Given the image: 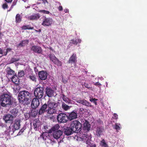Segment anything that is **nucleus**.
<instances>
[{
    "label": "nucleus",
    "instance_id": "nucleus-1",
    "mask_svg": "<svg viewBox=\"0 0 147 147\" xmlns=\"http://www.w3.org/2000/svg\"><path fill=\"white\" fill-rule=\"evenodd\" d=\"M11 95L9 93H5L0 95V104L3 107L12 103Z\"/></svg>",
    "mask_w": 147,
    "mask_h": 147
},
{
    "label": "nucleus",
    "instance_id": "nucleus-2",
    "mask_svg": "<svg viewBox=\"0 0 147 147\" xmlns=\"http://www.w3.org/2000/svg\"><path fill=\"white\" fill-rule=\"evenodd\" d=\"M31 98L30 94L27 91H21L18 94V99L21 103H28L29 101L30 100Z\"/></svg>",
    "mask_w": 147,
    "mask_h": 147
},
{
    "label": "nucleus",
    "instance_id": "nucleus-3",
    "mask_svg": "<svg viewBox=\"0 0 147 147\" xmlns=\"http://www.w3.org/2000/svg\"><path fill=\"white\" fill-rule=\"evenodd\" d=\"M81 123L77 120L72 121L71 123L70 127L73 130V132H78L80 131L82 128Z\"/></svg>",
    "mask_w": 147,
    "mask_h": 147
},
{
    "label": "nucleus",
    "instance_id": "nucleus-4",
    "mask_svg": "<svg viewBox=\"0 0 147 147\" xmlns=\"http://www.w3.org/2000/svg\"><path fill=\"white\" fill-rule=\"evenodd\" d=\"M82 138L83 141L86 142L88 147H95V144L90 142L91 139V137L90 136L84 135L82 136Z\"/></svg>",
    "mask_w": 147,
    "mask_h": 147
},
{
    "label": "nucleus",
    "instance_id": "nucleus-5",
    "mask_svg": "<svg viewBox=\"0 0 147 147\" xmlns=\"http://www.w3.org/2000/svg\"><path fill=\"white\" fill-rule=\"evenodd\" d=\"M35 96L37 98H40L43 95V88L41 87L36 88L34 91Z\"/></svg>",
    "mask_w": 147,
    "mask_h": 147
},
{
    "label": "nucleus",
    "instance_id": "nucleus-6",
    "mask_svg": "<svg viewBox=\"0 0 147 147\" xmlns=\"http://www.w3.org/2000/svg\"><path fill=\"white\" fill-rule=\"evenodd\" d=\"M57 119L59 122H66L68 119L67 115L64 113H60L58 115Z\"/></svg>",
    "mask_w": 147,
    "mask_h": 147
},
{
    "label": "nucleus",
    "instance_id": "nucleus-7",
    "mask_svg": "<svg viewBox=\"0 0 147 147\" xmlns=\"http://www.w3.org/2000/svg\"><path fill=\"white\" fill-rule=\"evenodd\" d=\"M53 22V19L50 18H45L44 19L42 25L44 26H51Z\"/></svg>",
    "mask_w": 147,
    "mask_h": 147
},
{
    "label": "nucleus",
    "instance_id": "nucleus-8",
    "mask_svg": "<svg viewBox=\"0 0 147 147\" xmlns=\"http://www.w3.org/2000/svg\"><path fill=\"white\" fill-rule=\"evenodd\" d=\"M47 104L48 108H56L58 105L57 104L54 100L52 99L49 100L48 101Z\"/></svg>",
    "mask_w": 147,
    "mask_h": 147
},
{
    "label": "nucleus",
    "instance_id": "nucleus-9",
    "mask_svg": "<svg viewBox=\"0 0 147 147\" xmlns=\"http://www.w3.org/2000/svg\"><path fill=\"white\" fill-rule=\"evenodd\" d=\"M38 75L41 80H45L47 78L48 74L46 71H42L39 72Z\"/></svg>",
    "mask_w": 147,
    "mask_h": 147
},
{
    "label": "nucleus",
    "instance_id": "nucleus-10",
    "mask_svg": "<svg viewBox=\"0 0 147 147\" xmlns=\"http://www.w3.org/2000/svg\"><path fill=\"white\" fill-rule=\"evenodd\" d=\"M62 134V131L61 130H59L54 131L52 135L54 138L57 139L60 138Z\"/></svg>",
    "mask_w": 147,
    "mask_h": 147
},
{
    "label": "nucleus",
    "instance_id": "nucleus-11",
    "mask_svg": "<svg viewBox=\"0 0 147 147\" xmlns=\"http://www.w3.org/2000/svg\"><path fill=\"white\" fill-rule=\"evenodd\" d=\"M39 105L38 99L37 98H34L32 102L31 107L32 108L35 109L37 108Z\"/></svg>",
    "mask_w": 147,
    "mask_h": 147
},
{
    "label": "nucleus",
    "instance_id": "nucleus-12",
    "mask_svg": "<svg viewBox=\"0 0 147 147\" xmlns=\"http://www.w3.org/2000/svg\"><path fill=\"white\" fill-rule=\"evenodd\" d=\"M46 93L49 97L56 95L55 93L53 90L50 88H47L46 89Z\"/></svg>",
    "mask_w": 147,
    "mask_h": 147
},
{
    "label": "nucleus",
    "instance_id": "nucleus-13",
    "mask_svg": "<svg viewBox=\"0 0 147 147\" xmlns=\"http://www.w3.org/2000/svg\"><path fill=\"white\" fill-rule=\"evenodd\" d=\"M77 113L73 111L69 113L68 115H67L68 119L71 121L74 119H76L77 117Z\"/></svg>",
    "mask_w": 147,
    "mask_h": 147
},
{
    "label": "nucleus",
    "instance_id": "nucleus-14",
    "mask_svg": "<svg viewBox=\"0 0 147 147\" xmlns=\"http://www.w3.org/2000/svg\"><path fill=\"white\" fill-rule=\"evenodd\" d=\"M3 119L6 123L8 121H12L13 119L12 115L10 114H7L4 116Z\"/></svg>",
    "mask_w": 147,
    "mask_h": 147
},
{
    "label": "nucleus",
    "instance_id": "nucleus-15",
    "mask_svg": "<svg viewBox=\"0 0 147 147\" xmlns=\"http://www.w3.org/2000/svg\"><path fill=\"white\" fill-rule=\"evenodd\" d=\"M76 101L79 103L82 104L87 107H91L92 106L91 104L89 102L85 100L78 99Z\"/></svg>",
    "mask_w": 147,
    "mask_h": 147
},
{
    "label": "nucleus",
    "instance_id": "nucleus-16",
    "mask_svg": "<svg viewBox=\"0 0 147 147\" xmlns=\"http://www.w3.org/2000/svg\"><path fill=\"white\" fill-rule=\"evenodd\" d=\"M103 129L102 127H97L96 130V135L100 137L102 134Z\"/></svg>",
    "mask_w": 147,
    "mask_h": 147
},
{
    "label": "nucleus",
    "instance_id": "nucleus-17",
    "mask_svg": "<svg viewBox=\"0 0 147 147\" xmlns=\"http://www.w3.org/2000/svg\"><path fill=\"white\" fill-rule=\"evenodd\" d=\"M20 122L21 121L19 119H16L15 120L13 127L15 130H17L19 129Z\"/></svg>",
    "mask_w": 147,
    "mask_h": 147
},
{
    "label": "nucleus",
    "instance_id": "nucleus-18",
    "mask_svg": "<svg viewBox=\"0 0 147 147\" xmlns=\"http://www.w3.org/2000/svg\"><path fill=\"white\" fill-rule=\"evenodd\" d=\"M40 16L38 14H34L28 16V18L30 20H36L38 19Z\"/></svg>",
    "mask_w": 147,
    "mask_h": 147
},
{
    "label": "nucleus",
    "instance_id": "nucleus-19",
    "mask_svg": "<svg viewBox=\"0 0 147 147\" xmlns=\"http://www.w3.org/2000/svg\"><path fill=\"white\" fill-rule=\"evenodd\" d=\"M64 129V133L67 136L70 135L73 132V130L70 127H67L65 128Z\"/></svg>",
    "mask_w": 147,
    "mask_h": 147
},
{
    "label": "nucleus",
    "instance_id": "nucleus-20",
    "mask_svg": "<svg viewBox=\"0 0 147 147\" xmlns=\"http://www.w3.org/2000/svg\"><path fill=\"white\" fill-rule=\"evenodd\" d=\"M31 49L35 52L38 53H41L42 52V49L40 47L37 46H33L32 47Z\"/></svg>",
    "mask_w": 147,
    "mask_h": 147
},
{
    "label": "nucleus",
    "instance_id": "nucleus-21",
    "mask_svg": "<svg viewBox=\"0 0 147 147\" xmlns=\"http://www.w3.org/2000/svg\"><path fill=\"white\" fill-rule=\"evenodd\" d=\"M48 114H53L57 112L56 108H48V109L46 110Z\"/></svg>",
    "mask_w": 147,
    "mask_h": 147
},
{
    "label": "nucleus",
    "instance_id": "nucleus-22",
    "mask_svg": "<svg viewBox=\"0 0 147 147\" xmlns=\"http://www.w3.org/2000/svg\"><path fill=\"white\" fill-rule=\"evenodd\" d=\"M40 123L39 121L34 120L33 122L34 129L35 130H37L40 126Z\"/></svg>",
    "mask_w": 147,
    "mask_h": 147
},
{
    "label": "nucleus",
    "instance_id": "nucleus-23",
    "mask_svg": "<svg viewBox=\"0 0 147 147\" xmlns=\"http://www.w3.org/2000/svg\"><path fill=\"white\" fill-rule=\"evenodd\" d=\"M76 56L75 54H74L70 58L69 61V63H72V62L75 63L76 61Z\"/></svg>",
    "mask_w": 147,
    "mask_h": 147
},
{
    "label": "nucleus",
    "instance_id": "nucleus-24",
    "mask_svg": "<svg viewBox=\"0 0 147 147\" xmlns=\"http://www.w3.org/2000/svg\"><path fill=\"white\" fill-rule=\"evenodd\" d=\"M60 126L58 124H56L54 126L51 128L49 131V132L51 133L52 131H57L59 128Z\"/></svg>",
    "mask_w": 147,
    "mask_h": 147
},
{
    "label": "nucleus",
    "instance_id": "nucleus-25",
    "mask_svg": "<svg viewBox=\"0 0 147 147\" xmlns=\"http://www.w3.org/2000/svg\"><path fill=\"white\" fill-rule=\"evenodd\" d=\"M10 112L11 114H12L11 115H12L13 118L16 117L18 113V110L15 109H13L11 110Z\"/></svg>",
    "mask_w": 147,
    "mask_h": 147
},
{
    "label": "nucleus",
    "instance_id": "nucleus-26",
    "mask_svg": "<svg viewBox=\"0 0 147 147\" xmlns=\"http://www.w3.org/2000/svg\"><path fill=\"white\" fill-rule=\"evenodd\" d=\"M6 72L7 74L9 75H13L14 74V71L10 67L7 68Z\"/></svg>",
    "mask_w": 147,
    "mask_h": 147
},
{
    "label": "nucleus",
    "instance_id": "nucleus-27",
    "mask_svg": "<svg viewBox=\"0 0 147 147\" xmlns=\"http://www.w3.org/2000/svg\"><path fill=\"white\" fill-rule=\"evenodd\" d=\"M22 18L19 14L16 15V23H19L21 21Z\"/></svg>",
    "mask_w": 147,
    "mask_h": 147
},
{
    "label": "nucleus",
    "instance_id": "nucleus-28",
    "mask_svg": "<svg viewBox=\"0 0 147 147\" xmlns=\"http://www.w3.org/2000/svg\"><path fill=\"white\" fill-rule=\"evenodd\" d=\"M11 81L14 83L17 84V82L19 81L18 78L17 76H14L11 78Z\"/></svg>",
    "mask_w": 147,
    "mask_h": 147
},
{
    "label": "nucleus",
    "instance_id": "nucleus-29",
    "mask_svg": "<svg viewBox=\"0 0 147 147\" xmlns=\"http://www.w3.org/2000/svg\"><path fill=\"white\" fill-rule=\"evenodd\" d=\"M71 106H69L66 105L64 103H63L62 105V108L65 111H67L71 107Z\"/></svg>",
    "mask_w": 147,
    "mask_h": 147
},
{
    "label": "nucleus",
    "instance_id": "nucleus-30",
    "mask_svg": "<svg viewBox=\"0 0 147 147\" xmlns=\"http://www.w3.org/2000/svg\"><path fill=\"white\" fill-rule=\"evenodd\" d=\"M49 57L50 58V59L53 61V62L55 60V59H57V58L55 57L54 55L50 54L49 55Z\"/></svg>",
    "mask_w": 147,
    "mask_h": 147
},
{
    "label": "nucleus",
    "instance_id": "nucleus-31",
    "mask_svg": "<svg viewBox=\"0 0 147 147\" xmlns=\"http://www.w3.org/2000/svg\"><path fill=\"white\" fill-rule=\"evenodd\" d=\"M84 126L86 129L88 131L90 130V125L88 123H85L84 124Z\"/></svg>",
    "mask_w": 147,
    "mask_h": 147
},
{
    "label": "nucleus",
    "instance_id": "nucleus-32",
    "mask_svg": "<svg viewBox=\"0 0 147 147\" xmlns=\"http://www.w3.org/2000/svg\"><path fill=\"white\" fill-rule=\"evenodd\" d=\"M22 28L23 30L26 29H33V27H31L29 25L24 26L22 27Z\"/></svg>",
    "mask_w": 147,
    "mask_h": 147
},
{
    "label": "nucleus",
    "instance_id": "nucleus-33",
    "mask_svg": "<svg viewBox=\"0 0 147 147\" xmlns=\"http://www.w3.org/2000/svg\"><path fill=\"white\" fill-rule=\"evenodd\" d=\"M100 145L104 147H107V144L105 143V141L104 140H102L100 142Z\"/></svg>",
    "mask_w": 147,
    "mask_h": 147
},
{
    "label": "nucleus",
    "instance_id": "nucleus-34",
    "mask_svg": "<svg viewBox=\"0 0 147 147\" xmlns=\"http://www.w3.org/2000/svg\"><path fill=\"white\" fill-rule=\"evenodd\" d=\"M55 59V60L53 62L58 66H61V62L57 59Z\"/></svg>",
    "mask_w": 147,
    "mask_h": 147
},
{
    "label": "nucleus",
    "instance_id": "nucleus-35",
    "mask_svg": "<svg viewBox=\"0 0 147 147\" xmlns=\"http://www.w3.org/2000/svg\"><path fill=\"white\" fill-rule=\"evenodd\" d=\"M121 125L120 124L117 123H115L114 128L117 130H119L121 129Z\"/></svg>",
    "mask_w": 147,
    "mask_h": 147
},
{
    "label": "nucleus",
    "instance_id": "nucleus-36",
    "mask_svg": "<svg viewBox=\"0 0 147 147\" xmlns=\"http://www.w3.org/2000/svg\"><path fill=\"white\" fill-rule=\"evenodd\" d=\"M16 130L15 129L13 126L9 127V129H8V130L9 132H12L13 133Z\"/></svg>",
    "mask_w": 147,
    "mask_h": 147
},
{
    "label": "nucleus",
    "instance_id": "nucleus-37",
    "mask_svg": "<svg viewBox=\"0 0 147 147\" xmlns=\"http://www.w3.org/2000/svg\"><path fill=\"white\" fill-rule=\"evenodd\" d=\"M19 59L18 58H12L11 59V62L10 63H12L16 61H18Z\"/></svg>",
    "mask_w": 147,
    "mask_h": 147
},
{
    "label": "nucleus",
    "instance_id": "nucleus-38",
    "mask_svg": "<svg viewBox=\"0 0 147 147\" xmlns=\"http://www.w3.org/2000/svg\"><path fill=\"white\" fill-rule=\"evenodd\" d=\"M24 72L22 71H20L18 74V76L19 77H22L24 75Z\"/></svg>",
    "mask_w": 147,
    "mask_h": 147
},
{
    "label": "nucleus",
    "instance_id": "nucleus-39",
    "mask_svg": "<svg viewBox=\"0 0 147 147\" xmlns=\"http://www.w3.org/2000/svg\"><path fill=\"white\" fill-rule=\"evenodd\" d=\"M38 113V111L35 110L34 111H32V115L33 116H35Z\"/></svg>",
    "mask_w": 147,
    "mask_h": 147
},
{
    "label": "nucleus",
    "instance_id": "nucleus-40",
    "mask_svg": "<svg viewBox=\"0 0 147 147\" xmlns=\"http://www.w3.org/2000/svg\"><path fill=\"white\" fill-rule=\"evenodd\" d=\"M29 78L33 81L36 82V78L34 76H30Z\"/></svg>",
    "mask_w": 147,
    "mask_h": 147
},
{
    "label": "nucleus",
    "instance_id": "nucleus-41",
    "mask_svg": "<svg viewBox=\"0 0 147 147\" xmlns=\"http://www.w3.org/2000/svg\"><path fill=\"white\" fill-rule=\"evenodd\" d=\"M39 12H42L46 14H49L50 13L49 11L43 10H40L39 11Z\"/></svg>",
    "mask_w": 147,
    "mask_h": 147
},
{
    "label": "nucleus",
    "instance_id": "nucleus-42",
    "mask_svg": "<svg viewBox=\"0 0 147 147\" xmlns=\"http://www.w3.org/2000/svg\"><path fill=\"white\" fill-rule=\"evenodd\" d=\"M27 42V41H23L21 43H20V44H19L18 45V47H20V46H24V44H25Z\"/></svg>",
    "mask_w": 147,
    "mask_h": 147
},
{
    "label": "nucleus",
    "instance_id": "nucleus-43",
    "mask_svg": "<svg viewBox=\"0 0 147 147\" xmlns=\"http://www.w3.org/2000/svg\"><path fill=\"white\" fill-rule=\"evenodd\" d=\"M98 100L97 99H95V98H91L90 99V101L91 102H93L95 105H97V103L96 102V100Z\"/></svg>",
    "mask_w": 147,
    "mask_h": 147
},
{
    "label": "nucleus",
    "instance_id": "nucleus-44",
    "mask_svg": "<svg viewBox=\"0 0 147 147\" xmlns=\"http://www.w3.org/2000/svg\"><path fill=\"white\" fill-rule=\"evenodd\" d=\"M45 111L41 107L38 112L39 114L40 115L42 114Z\"/></svg>",
    "mask_w": 147,
    "mask_h": 147
},
{
    "label": "nucleus",
    "instance_id": "nucleus-45",
    "mask_svg": "<svg viewBox=\"0 0 147 147\" xmlns=\"http://www.w3.org/2000/svg\"><path fill=\"white\" fill-rule=\"evenodd\" d=\"M41 107L44 110L46 111V110L47 108V107L48 108V107L47 106V105L46 104H45L43 105Z\"/></svg>",
    "mask_w": 147,
    "mask_h": 147
},
{
    "label": "nucleus",
    "instance_id": "nucleus-46",
    "mask_svg": "<svg viewBox=\"0 0 147 147\" xmlns=\"http://www.w3.org/2000/svg\"><path fill=\"white\" fill-rule=\"evenodd\" d=\"M70 43H73L75 45H77V42L76 40H72L70 41Z\"/></svg>",
    "mask_w": 147,
    "mask_h": 147
},
{
    "label": "nucleus",
    "instance_id": "nucleus-47",
    "mask_svg": "<svg viewBox=\"0 0 147 147\" xmlns=\"http://www.w3.org/2000/svg\"><path fill=\"white\" fill-rule=\"evenodd\" d=\"M63 99L64 101H65V102H68V99L67 98L65 97V96L64 95H63Z\"/></svg>",
    "mask_w": 147,
    "mask_h": 147
},
{
    "label": "nucleus",
    "instance_id": "nucleus-48",
    "mask_svg": "<svg viewBox=\"0 0 147 147\" xmlns=\"http://www.w3.org/2000/svg\"><path fill=\"white\" fill-rule=\"evenodd\" d=\"M11 50V49L8 48L6 50V53H4V54H3V55H7V53H8Z\"/></svg>",
    "mask_w": 147,
    "mask_h": 147
},
{
    "label": "nucleus",
    "instance_id": "nucleus-49",
    "mask_svg": "<svg viewBox=\"0 0 147 147\" xmlns=\"http://www.w3.org/2000/svg\"><path fill=\"white\" fill-rule=\"evenodd\" d=\"M45 133H43L40 135V138H42V139H43L44 140L45 139V136H44L45 135Z\"/></svg>",
    "mask_w": 147,
    "mask_h": 147
},
{
    "label": "nucleus",
    "instance_id": "nucleus-50",
    "mask_svg": "<svg viewBox=\"0 0 147 147\" xmlns=\"http://www.w3.org/2000/svg\"><path fill=\"white\" fill-rule=\"evenodd\" d=\"M3 8L4 9H5L6 8H7V5L6 4H4L3 5Z\"/></svg>",
    "mask_w": 147,
    "mask_h": 147
},
{
    "label": "nucleus",
    "instance_id": "nucleus-51",
    "mask_svg": "<svg viewBox=\"0 0 147 147\" xmlns=\"http://www.w3.org/2000/svg\"><path fill=\"white\" fill-rule=\"evenodd\" d=\"M113 118L114 119H117L118 118V115L115 113H114L113 115Z\"/></svg>",
    "mask_w": 147,
    "mask_h": 147
},
{
    "label": "nucleus",
    "instance_id": "nucleus-52",
    "mask_svg": "<svg viewBox=\"0 0 147 147\" xmlns=\"http://www.w3.org/2000/svg\"><path fill=\"white\" fill-rule=\"evenodd\" d=\"M58 9L59 11H62L63 10V8L62 6H59L58 8Z\"/></svg>",
    "mask_w": 147,
    "mask_h": 147
},
{
    "label": "nucleus",
    "instance_id": "nucleus-53",
    "mask_svg": "<svg viewBox=\"0 0 147 147\" xmlns=\"http://www.w3.org/2000/svg\"><path fill=\"white\" fill-rule=\"evenodd\" d=\"M43 0V3H44L46 5V4H48V3L47 1L46 0Z\"/></svg>",
    "mask_w": 147,
    "mask_h": 147
},
{
    "label": "nucleus",
    "instance_id": "nucleus-54",
    "mask_svg": "<svg viewBox=\"0 0 147 147\" xmlns=\"http://www.w3.org/2000/svg\"><path fill=\"white\" fill-rule=\"evenodd\" d=\"M84 85L85 87L87 88H90V87L89 86V85L88 84H85Z\"/></svg>",
    "mask_w": 147,
    "mask_h": 147
},
{
    "label": "nucleus",
    "instance_id": "nucleus-55",
    "mask_svg": "<svg viewBox=\"0 0 147 147\" xmlns=\"http://www.w3.org/2000/svg\"><path fill=\"white\" fill-rule=\"evenodd\" d=\"M24 131V130L22 129H21L20 131H19V132L18 134V135H20V133H22L23 131Z\"/></svg>",
    "mask_w": 147,
    "mask_h": 147
},
{
    "label": "nucleus",
    "instance_id": "nucleus-56",
    "mask_svg": "<svg viewBox=\"0 0 147 147\" xmlns=\"http://www.w3.org/2000/svg\"><path fill=\"white\" fill-rule=\"evenodd\" d=\"M94 84L95 85H101V84L99 83L98 82L95 83Z\"/></svg>",
    "mask_w": 147,
    "mask_h": 147
},
{
    "label": "nucleus",
    "instance_id": "nucleus-57",
    "mask_svg": "<svg viewBox=\"0 0 147 147\" xmlns=\"http://www.w3.org/2000/svg\"><path fill=\"white\" fill-rule=\"evenodd\" d=\"M76 41L78 43V42L80 43L82 40L81 39H78V40H76Z\"/></svg>",
    "mask_w": 147,
    "mask_h": 147
},
{
    "label": "nucleus",
    "instance_id": "nucleus-58",
    "mask_svg": "<svg viewBox=\"0 0 147 147\" xmlns=\"http://www.w3.org/2000/svg\"><path fill=\"white\" fill-rule=\"evenodd\" d=\"M64 11L65 12L67 13V12H68L69 10H68L67 9H65L64 10Z\"/></svg>",
    "mask_w": 147,
    "mask_h": 147
},
{
    "label": "nucleus",
    "instance_id": "nucleus-59",
    "mask_svg": "<svg viewBox=\"0 0 147 147\" xmlns=\"http://www.w3.org/2000/svg\"><path fill=\"white\" fill-rule=\"evenodd\" d=\"M6 2H11L13 0H5Z\"/></svg>",
    "mask_w": 147,
    "mask_h": 147
},
{
    "label": "nucleus",
    "instance_id": "nucleus-60",
    "mask_svg": "<svg viewBox=\"0 0 147 147\" xmlns=\"http://www.w3.org/2000/svg\"><path fill=\"white\" fill-rule=\"evenodd\" d=\"M0 54H3L2 49H0Z\"/></svg>",
    "mask_w": 147,
    "mask_h": 147
},
{
    "label": "nucleus",
    "instance_id": "nucleus-61",
    "mask_svg": "<svg viewBox=\"0 0 147 147\" xmlns=\"http://www.w3.org/2000/svg\"><path fill=\"white\" fill-rule=\"evenodd\" d=\"M23 1H24V2H26L28 0H22Z\"/></svg>",
    "mask_w": 147,
    "mask_h": 147
},
{
    "label": "nucleus",
    "instance_id": "nucleus-62",
    "mask_svg": "<svg viewBox=\"0 0 147 147\" xmlns=\"http://www.w3.org/2000/svg\"><path fill=\"white\" fill-rule=\"evenodd\" d=\"M106 84H107L106 86H107V84H107V82H106Z\"/></svg>",
    "mask_w": 147,
    "mask_h": 147
},
{
    "label": "nucleus",
    "instance_id": "nucleus-63",
    "mask_svg": "<svg viewBox=\"0 0 147 147\" xmlns=\"http://www.w3.org/2000/svg\"><path fill=\"white\" fill-rule=\"evenodd\" d=\"M63 82L64 83H66V81H64Z\"/></svg>",
    "mask_w": 147,
    "mask_h": 147
}]
</instances>
